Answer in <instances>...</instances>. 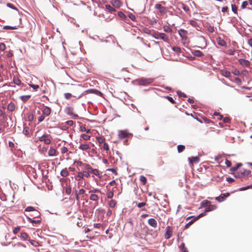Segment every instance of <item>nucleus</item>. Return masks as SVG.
Returning a JSON list of instances; mask_svg holds the SVG:
<instances>
[{"instance_id": "3", "label": "nucleus", "mask_w": 252, "mask_h": 252, "mask_svg": "<svg viewBox=\"0 0 252 252\" xmlns=\"http://www.w3.org/2000/svg\"><path fill=\"white\" fill-rule=\"evenodd\" d=\"M251 174V171L247 169H244L243 172H236L234 174L236 178H240L245 176H248Z\"/></svg>"}, {"instance_id": "48", "label": "nucleus", "mask_w": 252, "mask_h": 252, "mask_svg": "<svg viewBox=\"0 0 252 252\" xmlns=\"http://www.w3.org/2000/svg\"><path fill=\"white\" fill-rule=\"evenodd\" d=\"M143 80V82L144 83H150L151 82H152L153 81V79H151V78H149V79H145L144 80Z\"/></svg>"}, {"instance_id": "63", "label": "nucleus", "mask_w": 252, "mask_h": 252, "mask_svg": "<svg viewBox=\"0 0 252 252\" xmlns=\"http://www.w3.org/2000/svg\"><path fill=\"white\" fill-rule=\"evenodd\" d=\"M162 6H161V5L159 3L156 4L155 5V8L159 9V10H160L162 8Z\"/></svg>"}, {"instance_id": "11", "label": "nucleus", "mask_w": 252, "mask_h": 252, "mask_svg": "<svg viewBox=\"0 0 252 252\" xmlns=\"http://www.w3.org/2000/svg\"><path fill=\"white\" fill-rule=\"evenodd\" d=\"M239 62L240 64H241L242 65H244L246 66H247L249 65L250 62L249 61L245 60L244 59H240L239 60Z\"/></svg>"}, {"instance_id": "58", "label": "nucleus", "mask_w": 252, "mask_h": 252, "mask_svg": "<svg viewBox=\"0 0 252 252\" xmlns=\"http://www.w3.org/2000/svg\"><path fill=\"white\" fill-rule=\"evenodd\" d=\"M82 174L83 175V177L85 176L86 177H88L90 176V174L89 173V172L84 171L82 172Z\"/></svg>"}, {"instance_id": "31", "label": "nucleus", "mask_w": 252, "mask_h": 252, "mask_svg": "<svg viewBox=\"0 0 252 252\" xmlns=\"http://www.w3.org/2000/svg\"><path fill=\"white\" fill-rule=\"evenodd\" d=\"M116 204V201L114 200H111L109 202V206L111 208H114L115 207Z\"/></svg>"}, {"instance_id": "1", "label": "nucleus", "mask_w": 252, "mask_h": 252, "mask_svg": "<svg viewBox=\"0 0 252 252\" xmlns=\"http://www.w3.org/2000/svg\"><path fill=\"white\" fill-rule=\"evenodd\" d=\"M153 36L156 39H161L166 42L169 40L168 37L164 33L155 32Z\"/></svg>"}, {"instance_id": "24", "label": "nucleus", "mask_w": 252, "mask_h": 252, "mask_svg": "<svg viewBox=\"0 0 252 252\" xmlns=\"http://www.w3.org/2000/svg\"><path fill=\"white\" fill-rule=\"evenodd\" d=\"M216 199L220 202H222L225 200V197L221 194L219 196L216 197Z\"/></svg>"}, {"instance_id": "22", "label": "nucleus", "mask_w": 252, "mask_h": 252, "mask_svg": "<svg viewBox=\"0 0 252 252\" xmlns=\"http://www.w3.org/2000/svg\"><path fill=\"white\" fill-rule=\"evenodd\" d=\"M193 53L196 57H202L203 56V53L199 50H194Z\"/></svg>"}, {"instance_id": "50", "label": "nucleus", "mask_w": 252, "mask_h": 252, "mask_svg": "<svg viewBox=\"0 0 252 252\" xmlns=\"http://www.w3.org/2000/svg\"><path fill=\"white\" fill-rule=\"evenodd\" d=\"M92 173L96 176H99V171L96 169H94Z\"/></svg>"}, {"instance_id": "49", "label": "nucleus", "mask_w": 252, "mask_h": 252, "mask_svg": "<svg viewBox=\"0 0 252 252\" xmlns=\"http://www.w3.org/2000/svg\"><path fill=\"white\" fill-rule=\"evenodd\" d=\"M248 5V2L247 1H244L242 2L241 7L242 8H246Z\"/></svg>"}, {"instance_id": "12", "label": "nucleus", "mask_w": 252, "mask_h": 252, "mask_svg": "<svg viewBox=\"0 0 252 252\" xmlns=\"http://www.w3.org/2000/svg\"><path fill=\"white\" fill-rule=\"evenodd\" d=\"M242 165V164L241 163H238L237 164L236 166L231 167L230 169V171L231 172V173H232L234 175V174L235 173L234 172L235 171H236L238 169V168L239 167H241Z\"/></svg>"}, {"instance_id": "38", "label": "nucleus", "mask_w": 252, "mask_h": 252, "mask_svg": "<svg viewBox=\"0 0 252 252\" xmlns=\"http://www.w3.org/2000/svg\"><path fill=\"white\" fill-rule=\"evenodd\" d=\"M231 9L232 11L235 14H237V7L235 4H232L231 5Z\"/></svg>"}, {"instance_id": "17", "label": "nucleus", "mask_w": 252, "mask_h": 252, "mask_svg": "<svg viewBox=\"0 0 252 252\" xmlns=\"http://www.w3.org/2000/svg\"><path fill=\"white\" fill-rule=\"evenodd\" d=\"M106 9L110 12L112 13L116 11V10L114 8L111 6L109 4H106L105 5Z\"/></svg>"}, {"instance_id": "34", "label": "nucleus", "mask_w": 252, "mask_h": 252, "mask_svg": "<svg viewBox=\"0 0 252 252\" xmlns=\"http://www.w3.org/2000/svg\"><path fill=\"white\" fill-rule=\"evenodd\" d=\"M185 147L184 145H179L177 147L178 151L179 153H181L184 151L185 149Z\"/></svg>"}, {"instance_id": "6", "label": "nucleus", "mask_w": 252, "mask_h": 252, "mask_svg": "<svg viewBox=\"0 0 252 252\" xmlns=\"http://www.w3.org/2000/svg\"><path fill=\"white\" fill-rule=\"evenodd\" d=\"M49 135H43L39 137V140L40 141H44L45 144L48 145L50 144L51 140L48 138Z\"/></svg>"}, {"instance_id": "28", "label": "nucleus", "mask_w": 252, "mask_h": 252, "mask_svg": "<svg viewBox=\"0 0 252 252\" xmlns=\"http://www.w3.org/2000/svg\"><path fill=\"white\" fill-rule=\"evenodd\" d=\"M68 174V172L66 169H63L61 172V175L63 177H66Z\"/></svg>"}, {"instance_id": "5", "label": "nucleus", "mask_w": 252, "mask_h": 252, "mask_svg": "<svg viewBox=\"0 0 252 252\" xmlns=\"http://www.w3.org/2000/svg\"><path fill=\"white\" fill-rule=\"evenodd\" d=\"M172 235V229L170 226L166 227V232L164 234V238L166 239H169Z\"/></svg>"}, {"instance_id": "21", "label": "nucleus", "mask_w": 252, "mask_h": 252, "mask_svg": "<svg viewBox=\"0 0 252 252\" xmlns=\"http://www.w3.org/2000/svg\"><path fill=\"white\" fill-rule=\"evenodd\" d=\"M163 31L168 33H172V30L171 28L168 27V26H164L163 27Z\"/></svg>"}, {"instance_id": "32", "label": "nucleus", "mask_w": 252, "mask_h": 252, "mask_svg": "<svg viewBox=\"0 0 252 252\" xmlns=\"http://www.w3.org/2000/svg\"><path fill=\"white\" fill-rule=\"evenodd\" d=\"M189 24L193 27L196 28L198 27V24L196 20H190Z\"/></svg>"}, {"instance_id": "42", "label": "nucleus", "mask_w": 252, "mask_h": 252, "mask_svg": "<svg viewBox=\"0 0 252 252\" xmlns=\"http://www.w3.org/2000/svg\"><path fill=\"white\" fill-rule=\"evenodd\" d=\"M77 177L78 179H76L79 181H80L83 178V175L82 174V172H79L77 175Z\"/></svg>"}, {"instance_id": "53", "label": "nucleus", "mask_w": 252, "mask_h": 252, "mask_svg": "<svg viewBox=\"0 0 252 252\" xmlns=\"http://www.w3.org/2000/svg\"><path fill=\"white\" fill-rule=\"evenodd\" d=\"M118 15L120 17H121L122 18H126V15L122 12H121V11L118 12Z\"/></svg>"}, {"instance_id": "2", "label": "nucleus", "mask_w": 252, "mask_h": 252, "mask_svg": "<svg viewBox=\"0 0 252 252\" xmlns=\"http://www.w3.org/2000/svg\"><path fill=\"white\" fill-rule=\"evenodd\" d=\"M129 135H132L127 129L120 130L118 131V136L120 139H123L128 137Z\"/></svg>"}, {"instance_id": "26", "label": "nucleus", "mask_w": 252, "mask_h": 252, "mask_svg": "<svg viewBox=\"0 0 252 252\" xmlns=\"http://www.w3.org/2000/svg\"><path fill=\"white\" fill-rule=\"evenodd\" d=\"M56 154V150L54 149L51 148L48 151L49 156H54Z\"/></svg>"}, {"instance_id": "18", "label": "nucleus", "mask_w": 252, "mask_h": 252, "mask_svg": "<svg viewBox=\"0 0 252 252\" xmlns=\"http://www.w3.org/2000/svg\"><path fill=\"white\" fill-rule=\"evenodd\" d=\"M217 42H218V44L219 45H220V46H226V42H225V41L220 38H219L217 39Z\"/></svg>"}, {"instance_id": "64", "label": "nucleus", "mask_w": 252, "mask_h": 252, "mask_svg": "<svg viewBox=\"0 0 252 252\" xmlns=\"http://www.w3.org/2000/svg\"><path fill=\"white\" fill-rule=\"evenodd\" d=\"M67 148L65 147H63L61 148V152L62 153H65L66 152H67Z\"/></svg>"}, {"instance_id": "36", "label": "nucleus", "mask_w": 252, "mask_h": 252, "mask_svg": "<svg viewBox=\"0 0 252 252\" xmlns=\"http://www.w3.org/2000/svg\"><path fill=\"white\" fill-rule=\"evenodd\" d=\"M222 75L225 77H229L230 76V72L228 71L225 70L222 72Z\"/></svg>"}, {"instance_id": "7", "label": "nucleus", "mask_w": 252, "mask_h": 252, "mask_svg": "<svg viewBox=\"0 0 252 252\" xmlns=\"http://www.w3.org/2000/svg\"><path fill=\"white\" fill-rule=\"evenodd\" d=\"M14 247L16 248V252H23L26 247L25 246L19 243L14 245Z\"/></svg>"}, {"instance_id": "46", "label": "nucleus", "mask_w": 252, "mask_h": 252, "mask_svg": "<svg viewBox=\"0 0 252 252\" xmlns=\"http://www.w3.org/2000/svg\"><path fill=\"white\" fill-rule=\"evenodd\" d=\"M182 8L184 9V11L186 12H188L189 11V7L186 4H182Z\"/></svg>"}, {"instance_id": "20", "label": "nucleus", "mask_w": 252, "mask_h": 252, "mask_svg": "<svg viewBox=\"0 0 252 252\" xmlns=\"http://www.w3.org/2000/svg\"><path fill=\"white\" fill-rule=\"evenodd\" d=\"M15 108L14 104L12 102L9 103L7 105V109L10 111H13Z\"/></svg>"}, {"instance_id": "59", "label": "nucleus", "mask_w": 252, "mask_h": 252, "mask_svg": "<svg viewBox=\"0 0 252 252\" xmlns=\"http://www.w3.org/2000/svg\"><path fill=\"white\" fill-rule=\"evenodd\" d=\"M146 204V202H140L137 204V207L139 208H141V207L145 206Z\"/></svg>"}, {"instance_id": "44", "label": "nucleus", "mask_w": 252, "mask_h": 252, "mask_svg": "<svg viewBox=\"0 0 252 252\" xmlns=\"http://www.w3.org/2000/svg\"><path fill=\"white\" fill-rule=\"evenodd\" d=\"M81 131H86L87 133H89L91 132L90 129H86L84 126H81L80 127Z\"/></svg>"}, {"instance_id": "29", "label": "nucleus", "mask_w": 252, "mask_h": 252, "mask_svg": "<svg viewBox=\"0 0 252 252\" xmlns=\"http://www.w3.org/2000/svg\"><path fill=\"white\" fill-rule=\"evenodd\" d=\"M13 82L17 85H20L21 84V80L18 77H14L13 78Z\"/></svg>"}, {"instance_id": "45", "label": "nucleus", "mask_w": 252, "mask_h": 252, "mask_svg": "<svg viewBox=\"0 0 252 252\" xmlns=\"http://www.w3.org/2000/svg\"><path fill=\"white\" fill-rule=\"evenodd\" d=\"M21 237L23 240H27L28 237V235L26 233H22L21 234Z\"/></svg>"}, {"instance_id": "60", "label": "nucleus", "mask_w": 252, "mask_h": 252, "mask_svg": "<svg viewBox=\"0 0 252 252\" xmlns=\"http://www.w3.org/2000/svg\"><path fill=\"white\" fill-rule=\"evenodd\" d=\"M28 120L30 122L32 121L34 119V116L33 114H30L29 115L28 117Z\"/></svg>"}, {"instance_id": "16", "label": "nucleus", "mask_w": 252, "mask_h": 252, "mask_svg": "<svg viewBox=\"0 0 252 252\" xmlns=\"http://www.w3.org/2000/svg\"><path fill=\"white\" fill-rule=\"evenodd\" d=\"M210 203V202L208 200H203L201 202L200 207L201 208L205 207V208H206L207 207H208V204Z\"/></svg>"}, {"instance_id": "52", "label": "nucleus", "mask_w": 252, "mask_h": 252, "mask_svg": "<svg viewBox=\"0 0 252 252\" xmlns=\"http://www.w3.org/2000/svg\"><path fill=\"white\" fill-rule=\"evenodd\" d=\"M173 50L177 53L180 52V51H181L180 48L177 46L173 47Z\"/></svg>"}, {"instance_id": "57", "label": "nucleus", "mask_w": 252, "mask_h": 252, "mask_svg": "<svg viewBox=\"0 0 252 252\" xmlns=\"http://www.w3.org/2000/svg\"><path fill=\"white\" fill-rule=\"evenodd\" d=\"M3 29H6V30H14V29H16V28L11 27V26H6L4 27Z\"/></svg>"}, {"instance_id": "15", "label": "nucleus", "mask_w": 252, "mask_h": 252, "mask_svg": "<svg viewBox=\"0 0 252 252\" xmlns=\"http://www.w3.org/2000/svg\"><path fill=\"white\" fill-rule=\"evenodd\" d=\"M87 92H88L90 93L100 95V96H101L102 94V93L100 91H99L97 90H95V89H90V90H88V91H87Z\"/></svg>"}, {"instance_id": "43", "label": "nucleus", "mask_w": 252, "mask_h": 252, "mask_svg": "<svg viewBox=\"0 0 252 252\" xmlns=\"http://www.w3.org/2000/svg\"><path fill=\"white\" fill-rule=\"evenodd\" d=\"M29 86L35 91L37 90V89L39 88V85H37L30 84H29Z\"/></svg>"}, {"instance_id": "54", "label": "nucleus", "mask_w": 252, "mask_h": 252, "mask_svg": "<svg viewBox=\"0 0 252 252\" xmlns=\"http://www.w3.org/2000/svg\"><path fill=\"white\" fill-rule=\"evenodd\" d=\"M114 195V193L112 191H109L107 194V196L108 198H111L113 197Z\"/></svg>"}, {"instance_id": "61", "label": "nucleus", "mask_w": 252, "mask_h": 252, "mask_svg": "<svg viewBox=\"0 0 252 252\" xmlns=\"http://www.w3.org/2000/svg\"><path fill=\"white\" fill-rule=\"evenodd\" d=\"M45 119V116L44 115H41L40 116V117H38V120L39 121V122H41L42 121H43Z\"/></svg>"}, {"instance_id": "33", "label": "nucleus", "mask_w": 252, "mask_h": 252, "mask_svg": "<svg viewBox=\"0 0 252 252\" xmlns=\"http://www.w3.org/2000/svg\"><path fill=\"white\" fill-rule=\"evenodd\" d=\"M140 181L143 185H145L147 182V179L144 176H141L140 177Z\"/></svg>"}, {"instance_id": "55", "label": "nucleus", "mask_w": 252, "mask_h": 252, "mask_svg": "<svg viewBox=\"0 0 252 252\" xmlns=\"http://www.w3.org/2000/svg\"><path fill=\"white\" fill-rule=\"evenodd\" d=\"M5 49V45L4 43H1L0 44V50L1 51H4Z\"/></svg>"}, {"instance_id": "27", "label": "nucleus", "mask_w": 252, "mask_h": 252, "mask_svg": "<svg viewBox=\"0 0 252 252\" xmlns=\"http://www.w3.org/2000/svg\"><path fill=\"white\" fill-rule=\"evenodd\" d=\"M180 250L182 252H188L186 248L185 247L184 243H182L179 247Z\"/></svg>"}, {"instance_id": "47", "label": "nucleus", "mask_w": 252, "mask_h": 252, "mask_svg": "<svg viewBox=\"0 0 252 252\" xmlns=\"http://www.w3.org/2000/svg\"><path fill=\"white\" fill-rule=\"evenodd\" d=\"M166 8L165 7L162 6V8L159 10V12L161 14H165L166 13Z\"/></svg>"}, {"instance_id": "37", "label": "nucleus", "mask_w": 252, "mask_h": 252, "mask_svg": "<svg viewBox=\"0 0 252 252\" xmlns=\"http://www.w3.org/2000/svg\"><path fill=\"white\" fill-rule=\"evenodd\" d=\"M81 137L85 140H88L90 139V136L86 134H82L81 135Z\"/></svg>"}, {"instance_id": "56", "label": "nucleus", "mask_w": 252, "mask_h": 252, "mask_svg": "<svg viewBox=\"0 0 252 252\" xmlns=\"http://www.w3.org/2000/svg\"><path fill=\"white\" fill-rule=\"evenodd\" d=\"M177 93L179 96L186 97V94L181 91H177Z\"/></svg>"}, {"instance_id": "10", "label": "nucleus", "mask_w": 252, "mask_h": 252, "mask_svg": "<svg viewBox=\"0 0 252 252\" xmlns=\"http://www.w3.org/2000/svg\"><path fill=\"white\" fill-rule=\"evenodd\" d=\"M148 224L152 227L156 228L157 226V222L155 219L151 218L148 220Z\"/></svg>"}, {"instance_id": "35", "label": "nucleus", "mask_w": 252, "mask_h": 252, "mask_svg": "<svg viewBox=\"0 0 252 252\" xmlns=\"http://www.w3.org/2000/svg\"><path fill=\"white\" fill-rule=\"evenodd\" d=\"M83 166L86 169V171H89L92 168L89 164L86 163H84Z\"/></svg>"}, {"instance_id": "51", "label": "nucleus", "mask_w": 252, "mask_h": 252, "mask_svg": "<svg viewBox=\"0 0 252 252\" xmlns=\"http://www.w3.org/2000/svg\"><path fill=\"white\" fill-rule=\"evenodd\" d=\"M64 95L65 98L67 99H70L72 96V94L70 93H65Z\"/></svg>"}, {"instance_id": "39", "label": "nucleus", "mask_w": 252, "mask_h": 252, "mask_svg": "<svg viewBox=\"0 0 252 252\" xmlns=\"http://www.w3.org/2000/svg\"><path fill=\"white\" fill-rule=\"evenodd\" d=\"M35 210V209L34 208V207L32 206L27 207L25 209V211L26 212H34Z\"/></svg>"}, {"instance_id": "9", "label": "nucleus", "mask_w": 252, "mask_h": 252, "mask_svg": "<svg viewBox=\"0 0 252 252\" xmlns=\"http://www.w3.org/2000/svg\"><path fill=\"white\" fill-rule=\"evenodd\" d=\"M42 112L44 116H48L51 114V110L49 107L45 106L42 110Z\"/></svg>"}, {"instance_id": "23", "label": "nucleus", "mask_w": 252, "mask_h": 252, "mask_svg": "<svg viewBox=\"0 0 252 252\" xmlns=\"http://www.w3.org/2000/svg\"><path fill=\"white\" fill-rule=\"evenodd\" d=\"M79 148L82 150H86L89 148V145L88 144H84L80 145Z\"/></svg>"}, {"instance_id": "14", "label": "nucleus", "mask_w": 252, "mask_h": 252, "mask_svg": "<svg viewBox=\"0 0 252 252\" xmlns=\"http://www.w3.org/2000/svg\"><path fill=\"white\" fill-rule=\"evenodd\" d=\"M217 208V206L215 205H209L207 207L205 210L206 212H209L211 211H213Z\"/></svg>"}, {"instance_id": "62", "label": "nucleus", "mask_w": 252, "mask_h": 252, "mask_svg": "<svg viewBox=\"0 0 252 252\" xmlns=\"http://www.w3.org/2000/svg\"><path fill=\"white\" fill-rule=\"evenodd\" d=\"M166 97L168 99V100L172 103L174 104L175 103V101H174L172 97L170 96H167Z\"/></svg>"}, {"instance_id": "41", "label": "nucleus", "mask_w": 252, "mask_h": 252, "mask_svg": "<svg viewBox=\"0 0 252 252\" xmlns=\"http://www.w3.org/2000/svg\"><path fill=\"white\" fill-rule=\"evenodd\" d=\"M39 216H40V213L38 211L35 210L33 212V214L32 215L33 219L35 218H38Z\"/></svg>"}, {"instance_id": "8", "label": "nucleus", "mask_w": 252, "mask_h": 252, "mask_svg": "<svg viewBox=\"0 0 252 252\" xmlns=\"http://www.w3.org/2000/svg\"><path fill=\"white\" fill-rule=\"evenodd\" d=\"M110 3L115 8H119L122 6V3L119 0H111Z\"/></svg>"}, {"instance_id": "40", "label": "nucleus", "mask_w": 252, "mask_h": 252, "mask_svg": "<svg viewBox=\"0 0 252 252\" xmlns=\"http://www.w3.org/2000/svg\"><path fill=\"white\" fill-rule=\"evenodd\" d=\"M71 192V188L70 186H68L65 188V192L67 194H69Z\"/></svg>"}, {"instance_id": "19", "label": "nucleus", "mask_w": 252, "mask_h": 252, "mask_svg": "<svg viewBox=\"0 0 252 252\" xmlns=\"http://www.w3.org/2000/svg\"><path fill=\"white\" fill-rule=\"evenodd\" d=\"M27 219L30 222L32 223L38 224L40 223L41 222L40 220H34L33 219H32L29 217H27Z\"/></svg>"}, {"instance_id": "4", "label": "nucleus", "mask_w": 252, "mask_h": 252, "mask_svg": "<svg viewBox=\"0 0 252 252\" xmlns=\"http://www.w3.org/2000/svg\"><path fill=\"white\" fill-rule=\"evenodd\" d=\"M187 33V31L183 29H180L178 31V33L181 37L182 43L183 44H185L186 42Z\"/></svg>"}, {"instance_id": "13", "label": "nucleus", "mask_w": 252, "mask_h": 252, "mask_svg": "<svg viewBox=\"0 0 252 252\" xmlns=\"http://www.w3.org/2000/svg\"><path fill=\"white\" fill-rule=\"evenodd\" d=\"M189 162L190 166H192L194 163H197L199 162V158H189Z\"/></svg>"}, {"instance_id": "25", "label": "nucleus", "mask_w": 252, "mask_h": 252, "mask_svg": "<svg viewBox=\"0 0 252 252\" xmlns=\"http://www.w3.org/2000/svg\"><path fill=\"white\" fill-rule=\"evenodd\" d=\"M30 97L31 95H22L20 97L21 100L24 102L27 101Z\"/></svg>"}, {"instance_id": "30", "label": "nucleus", "mask_w": 252, "mask_h": 252, "mask_svg": "<svg viewBox=\"0 0 252 252\" xmlns=\"http://www.w3.org/2000/svg\"><path fill=\"white\" fill-rule=\"evenodd\" d=\"M90 199L91 200L96 201L98 200V197L96 194H92L91 195V196L90 197Z\"/></svg>"}]
</instances>
